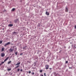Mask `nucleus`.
Listing matches in <instances>:
<instances>
[{
  "label": "nucleus",
  "instance_id": "393cba45",
  "mask_svg": "<svg viewBox=\"0 0 76 76\" xmlns=\"http://www.w3.org/2000/svg\"><path fill=\"white\" fill-rule=\"evenodd\" d=\"M31 73V71H29V73L30 74V73Z\"/></svg>",
  "mask_w": 76,
  "mask_h": 76
},
{
  "label": "nucleus",
  "instance_id": "4be33fe9",
  "mask_svg": "<svg viewBox=\"0 0 76 76\" xmlns=\"http://www.w3.org/2000/svg\"><path fill=\"white\" fill-rule=\"evenodd\" d=\"M31 74H32V75H34V72H32L31 73Z\"/></svg>",
  "mask_w": 76,
  "mask_h": 76
},
{
  "label": "nucleus",
  "instance_id": "0eeeda50",
  "mask_svg": "<svg viewBox=\"0 0 76 76\" xmlns=\"http://www.w3.org/2000/svg\"><path fill=\"white\" fill-rule=\"evenodd\" d=\"M65 11L66 12H68V9H67V7H66V9H65Z\"/></svg>",
  "mask_w": 76,
  "mask_h": 76
},
{
  "label": "nucleus",
  "instance_id": "aec40b11",
  "mask_svg": "<svg viewBox=\"0 0 76 76\" xmlns=\"http://www.w3.org/2000/svg\"><path fill=\"white\" fill-rule=\"evenodd\" d=\"M66 63H68V61H66L65 62Z\"/></svg>",
  "mask_w": 76,
  "mask_h": 76
},
{
  "label": "nucleus",
  "instance_id": "c85d7f7f",
  "mask_svg": "<svg viewBox=\"0 0 76 76\" xmlns=\"http://www.w3.org/2000/svg\"><path fill=\"white\" fill-rule=\"evenodd\" d=\"M74 47H75V48H76V46L75 47V46H74Z\"/></svg>",
  "mask_w": 76,
  "mask_h": 76
},
{
  "label": "nucleus",
  "instance_id": "6ab92c4d",
  "mask_svg": "<svg viewBox=\"0 0 76 76\" xmlns=\"http://www.w3.org/2000/svg\"><path fill=\"white\" fill-rule=\"evenodd\" d=\"M20 55V56H22V55H23V53H21Z\"/></svg>",
  "mask_w": 76,
  "mask_h": 76
},
{
  "label": "nucleus",
  "instance_id": "6e6552de",
  "mask_svg": "<svg viewBox=\"0 0 76 76\" xmlns=\"http://www.w3.org/2000/svg\"><path fill=\"white\" fill-rule=\"evenodd\" d=\"M4 48H2L1 51H4Z\"/></svg>",
  "mask_w": 76,
  "mask_h": 76
},
{
  "label": "nucleus",
  "instance_id": "bb28decb",
  "mask_svg": "<svg viewBox=\"0 0 76 76\" xmlns=\"http://www.w3.org/2000/svg\"><path fill=\"white\" fill-rule=\"evenodd\" d=\"M46 69H48V67H47L46 68Z\"/></svg>",
  "mask_w": 76,
  "mask_h": 76
},
{
  "label": "nucleus",
  "instance_id": "7ed1b4c3",
  "mask_svg": "<svg viewBox=\"0 0 76 76\" xmlns=\"http://www.w3.org/2000/svg\"><path fill=\"white\" fill-rule=\"evenodd\" d=\"M13 49H12L11 48H10V49L9 50V52H11L13 51Z\"/></svg>",
  "mask_w": 76,
  "mask_h": 76
},
{
  "label": "nucleus",
  "instance_id": "9b49d317",
  "mask_svg": "<svg viewBox=\"0 0 76 76\" xmlns=\"http://www.w3.org/2000/svg\"><path fill=\"white\" fill-rule=\"evenodd\" d=\"M15 10V9L13 8L12 10H11V11L13 12Z\"/></svg>",
  "mask_w": 76,
  "mask_h": 76
},
{
  "label": "nucleus",
  "instance_id": "39448f33",
  "mask_svg": "<svg viewBox=\"0 0 76 76\" xmlns=\"http://www.w3.org/2000/svg\"><path fill=\"white\" fill-rule=\"evenodd\" d=\"M9 59V57H8L7 58L4 60V62H5V61H6Z\"/></svg>",
  "mask_w": 76,
  "mask_h": 76
},
{
  "label": "nucleus",
  "instance_id": "412c9836",
  "mask_svg": "<svg viewBox=\"0 0 76 76\" xmlns=\"http://www.w3.org/2000/svg\"><path fill=\"white\" fill-rule=\"evenodd\" d=\"M20 70V69H18V70H17L18 72H19V71Z\"/></svg>",
  "mask_w": 76,
  "mask_h": 76
},
{
  "label": "nucleus",
  "instance_id": "2eb2a0df",
  "mask_svg": "<svg viewBox=\"0 0 76 76\" xmlns=\"http://www.w3.org/2000/svg\"><path fill=\"white\" fill-rule=\"evenodd\" d=\"M15 55H18V52H16L15 53Z\"/></svg>",
  "mask_w": 76,
  "mask_h": 76
},
{
  "label": "nucleus",
  "instance_id": "c756f323",
  "mask_svg": "<svg viewBox=\"0 0 76 76\" xmlns=\"http://www.w3.org/2000/svg\"><path fill=\"white\" fill-rule=\"evenodd\" d=\"M72 68H70V67H69V69H71Z\"/></svg>",
  "mask_w": 76,
  "mask_h": 76
},
{
  "label": "nucleus",
  "instance_id": "7c9ffc66",
  "mask_svg": "<svg viewBox=\"0 0 76 76\" xmlns=\"http://www.w3.org/2000/svg\"><path fill=\"white\" fill-rule=\"evenodd\" d=\"M17 67H19V66H17Z\"/></svg>",
  "mask_w": 76,
  "mask_h": 76
},
{
  "label": "nucleus",
  "instance_id": "423d86ee",
  "mask_svg": "<svg viewBox=\"0 0 76 76\" xmlns=\"http://www.w3.org/2000/svg\"><path fill=\"white\" fill-rule=\"evenodd\" d=\"M46 15H50V14L49 13V12H46Z\"/></svg>",
  "mask_w": 76,
  "mask_h": 76
},
{
  "label": "nucleus",
  "instance_id": "dca6fc26",
  "mask_svg": "<svg viewBox=\"0 0 76 76\" xmlns=\"http://www.w3.org/2000/svg\"><path fill=\"white\" fill-rule=\"evenodd\" d=\"M45 67H49V66H48V65H46L45 66Z\"/></svg>",
  "mask_w": 76,
  "mask_h": 76
},
{
  "label": "nucleus",
  "instance_id": "4468645a",
  "mask_svg": "<svg viewBox=\"0 0 76 76\" xmlns=\"http://www.w3.org/2000/svg\"><path fill=\"white\" fill-rule=\"evenodd\" d=\"M11 62H12V61H10L8 62V64H10L11 63Z\"/></svg>",
  "mask_w": 76,
  "mask_h": 76
},
{
  "label": "nucleus",
  "instance_id": "ddd939ff",
  "mask_svg": "<svg viewBox=\"0 0 76 76\" xmlns=\"http://www.w3.org/2000/svg\"><path fill=\"white\" fill-rule=\"evenodd\" d=\"M7 70L8 71H10L11 70V68H8Z\"/></svg>",
  "mask_w": 76,
  "mask_h": 76
},
{
  "label": "nucleus",
  "instance_id": "a878e982",
  "mask_svg": "<svg viewBox=\"0 0 76 76\" xmlns=\"http://www.w3.org/2000/svg\"><path fill=\"white\" fill-rule=\"evenodd\" d=\"M23 70L22 69H20V71H21V72H22V71H23Z\"/></svg>",
  "mask_w": 76,
  "mask_h": 76
},
{
  "label": "nucleus",
  "instance_id": "f8f14e48",
  "mask_svg": "<svg viewBox=\"0 0 76 76\" xmlns=\"http://www.w3.org/2000/svg\"><path fill=\"white\" fill-rule=\"evenodd\" d=\"M18 20V19H16L15 20V23H16L17 22V20Z\"/></svg>",
  "mask_w": 76,
  "mask_h": 76
},
{
  "label": "nucleus",
  "instance_id": "f3484780",
  "mask_svg": "<svg viewBox=\"0 0 76 76\" xmlns=\"http://www.w3.org/2000/svg\"><path fill=\"white\" fill-rule=\"evenodd\" d=\"M42 70H40V72L41 73H42Z\"/></svg>",
  "mask_w": 76,
  "mask_h": 76
},
{
  "label": "nucleus",
  "instance_id": "b1692460",
  "mask_svg": "<svg viewBox=\"0 0 76 76\" xmlns=\"http://www.w3.org/2000/svg\"><path fill=\"white\" fill-rule=\"evenodd\" d=\"M13 34H16V32H14L13 33Z\"/></svg>",
  "mask_w": 76,
  "mask_h": 76
},
{
  "label": "nucleus",
  "instance_id": "5701e85b",
  "mask_svg": "<svg viewBox=\"0 0 76 76\" xmlns=\"http://www.w3.org/2000/svg\"><path fill=\"white\" fill-rule=\"evenodd\" d=\"M75 29H76V25L75 26Z\"/></svg>",
  "mask_w": 76,
  "mask_h": 76
},
{
  "label": "nucleus",
  "instance_id": "20e7f679",
  "mask_svg": "<svg viewBox=\"0 0 76 76\" xmlns=\"http://www.w3.org/2000/svg\"><path fill=\"white\" fill-rule=\"evenodd\" d=\"M13 26V24H9L8 25V26L9 27L10 26Z\"/></svg>",
  "mask_w": 76,
  "mask_h": 76
},
{
  "label": "nucleus",
  "instance_id": "f257e3e1",
  "mask_svg": "<svg viewBox=\"0 0 76 76\" xmlns=\"http://www.w3.org/2000/svg\"><path fill=\"white\" fill-rule=\"evenodd\" d=\"M10 44V42H8L7 43H6L5 44L4 46V47H6V46L7 45H9Z\"/></svg>",
  "mask_w": 76,
  "mask_h": 76
},
{
  "label": "nucleus",
  "instance_id": "9d476101",
  "mask_svg": "<svg viewBox=\"0 0 76 76\" xmlns=\"http://www.w3.org/2000/svg\"><path fill=\"white\" fill-rule=\"evenodd\" d=\"M20 64V63L19 62L16 65V66H18V65H19Z\"/></svg>",
  "mask_w": 76,
  "mask_h": 76
},
{
  "label": "nucleus",
  "instance_id": "a211bd4d",
  "mask_svg": "<svg viewBox=\"0 0 76 76\" xmlns=\"http://www.w3.org/2000/svg\"><path fill=\"white\" fill-rule=\"evenodd\" d=\"M2 42V41H0V44H1Z\"/></svg>",
  "mask_w": 76,
  "mask_h": 76
},
{
  "label": "nucleus",
  "instance_id": "2f4dec72",
  "mask_svg": "<svg viewBox=\"0 0 76 76\" xmlns=\"http://www.w3.org/2000/svg\"><path fill=\"white\" fill-rule=\"evenodd\" d=\"M51 69V68H50V69Z\"/></svg>",
  "mask_w": 76,
  "mask_h": 76
},
{
  "label": "nucleus",
  "instance_id": "cd10ccee",
  "mask_svg": "<svg viewBox=\"0 0 76 76\" xmlns=\"http://www.w3.org/2000/svg\"><path fill=\"white\" fill-rule=\"evenodd\" d=\"M25 47L23 48V49L24 50V49H25Z\"/></svg>",
  "mask_w": 76,
  "mask_h": 76
},
{
  "label": "nucleus",
  "instance_id": "f03ea898",
  "mask_svg": "<svg viewBox=\"0 0 76 76\" xmlns=\"http://www.w3.org/2000/svg\"><path fill=\"white\" fill-rule=\"evenodd\" d=\"M1 57H4L5 56V54L4 53H1Z\"/></svg>",
  "mask_w": 76,
  "mask_h": 76
},
{
  "label": "nucleus",
  "instance_id": "1a4fd4ad",
  "mask_svg": "<svg viewBox=\"0 0 76 76\" xmlns=\"http://www.w3.org/2000/svg\"><path fill=\"white\" fill-rule=\"evenodd\" d=\"M4 61H3V62H2L0 64V65H1L2 64H4Z\"/></svg>",
  "mask_w": 76,
  "mask_h": 76
}]
</instances>
